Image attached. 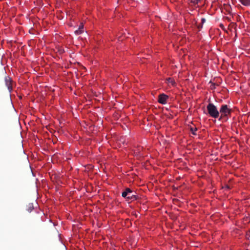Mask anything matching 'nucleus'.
Masks as SVG:
<instances>
[{
	"label": "nucleus",
	"mask_w": 250,
	"mask_h": 250,
	"mask_svg": "<svg viewBox=\"0 0 250 250\" xmlns=\"http://www.w3.org/2000/svg\"><path fill=\"white\" fill-rule=\"evenodd\" d=\"M139 199V196L137 195L133 194V191L131 189L130 192L129 193L128 196H127L126 200H131L132 201L137 200Z\"/></svg>",
	"instance_id": "39448f33"
},
{
	"label": "nucleus",
	"mask_w": 250,
	"mask_h": 250,
	"mask_svg": "<svg viewBox=\"0 0 250 250\" xmlns=\"http://www.w3.org/2000/svg\"><path fill=\"white\" fill-rule=\"evenodd\" d=\"M202 23L203 24L206 21V19L205 18H202L201 19Z\"/></svg>",
	"instance_id": "f8f14e48"
},
{
	"label": "nucleus",
	"mask_w": 250,
	"mask_h": 250,
	"mask_svg": "<svg viewBox=\"0 0 250 250\" xmlns=\"http://www.w3.org/2000/svg\"><path fill=\"white\" fill-rule=\"evenodd\" d=\"M167 81L168 83H170L172 85H174L176 84L175 81L171 78L167 79Z\"/></svg>",
	"instance_id": "1a4fd4ad"
},
{
	"label": "nucleus",
	"mask_w": 250,
	"mask_h": 250,
	"mask_svg": "<svg viewBox=\"0 0 250 250\" xmlns=\"http://www.w3.org/2000/svg\"><path fill=\"white\" fill-rule=\"evenodd\" d=\"M241 3L245 6H250V0H240Z\"/></svg>",
	"instance_id": "6e6552de"
},
{
	"label": "nucleus",
	"mask_w": 250,
	"mask_h": 250,
	"mask_svg": "<svg viewBox=\"0 0 250 250\" xmlns=\"http://www.w3.org/2000/svg\"><path fill=\"white\" fill-rule=\"evenodd\" d=\"M197 129L196 127H190V131L193 135H196V131H197Z\"/></svg>",
	"instance_id": "9b49d317"
},
{
	"label": "nucleus",
	"mask_w": 250,
	"mask_h": 250,
	"mask_svg": "<svg viewBox=\"0 0 250 250\" xmlns=\"http://www.w3.org/2000/svg\"><path fill=\"white\" fill-rule=\"evenodd\" d=\"M220 27L223 29V30H225V27H224V26L223 25V24H221L220 25Z\"/></svg>",
	"instance_id": "ddd939ff"
},
{
	"label": "nucleus",
	"mask_w": 250,
	"mask_h": 250,
	"mask_svg": "<svg viewBox=\"0 0 250 250\" xmlns=\"http://www.w3.org/2000/svg\"><path fill=\"white\" fill-rule=\"evenodd\" d=\"M168 98V97L167 95L164 93L161 94L159 95L158 102L161 104H167V101Z\"/></svg>",
	"instance_id": "7ed1b4c3"
},
{
	"label": "nucleus",
	"mask_w": 250,
	"mask_h": 250,
	"mask_svg": "<svg viewBox=\"0 0 250 250\" xmlns=\"http://www.w3.org/2000/svg\"><path fill=\"white\" fill-rule=\"evenodd\" d=\"M82 29H83V25L82 24H81V25L79 26V28L78 30H76L75 31V33L77 35H79L82 33L83 30Z\"/></svg>",
	"instance_id": "0eeeda50"
},
{
	"label": "nucleus",
	"mask_w": 250,
	"mask_h": 250,
	"mask_svg": "<svg viewBox=\"0 0 250 250\" xmlns=\"http://www.w3.org/2000/svg\"><path fill=\"white\" fill-rule=\"evenodd\" d=\"M207 109L208 114L212 118L216 119L219 117V112L217 107L212 103H209L208 104Z\"/></svg>",
	"instance_id": "f257e3e1"
},
{
	"label": "nucleus",
	"mask_w": 250,
	"mask_h": 250,
	"mask_svg": "<svg viewBox=\"0 0 250 250\" xmlns=\"http://www.w3.org/2000/svg\"><path fill=\"white\" fill-rule=\"evenodd\" d=\"M131 189L129 188H126L124 191H123L122 193V196L123 197L126 199L127 196H128V194L130 192Z\"/></svg>",
	"instance_id": "423d86ee"
},
{
	"label": "nucleus",
	"mask_w": 250,
	"mask_h": 250,
	"mask_svg": "<svg viewBox=\"0 0 250 250\" xmlns=\"http://www.w3.org/2000/svg\"><path fill=\"white\" fill-rule=\"evenodd\" d=\"M219 114L220 116L219 120H222L224 117H227L231 113V109L228 107V105L223 104L221 105L219 110Z\"/></svg>",
	"instance_id": "f03ea898"
},
{
	"label": "nucleus",
	"mask_w": 250,
	"mask_h": 250,
	"mask_svg": "<svg viewBox=\"0 0 250 250\" xmlns=\"http://www.w3.org/2000/svg\"><path fill=\"white\" fill-rule=\"evenodd\" d=\"M238 142L239 143V144L241 145V143H242V142L239 141Z\"/></svg>",
	"instance_id": "4468645a"
},
{
	"label": "nucleus",
	"mask_w": 250,
	"mask_h": 250,
	"mask_svg": "<svg viewBox=\"0 0 250 250\" xmlns=\"http://www.w3.org/2000/svg\"><path fill=\"white\" fill-rule=\"evenodd\" d=\"M5 83L6 86L7 87V88H8L9 91L11 92L12 90L11 79L8 76H5Z\"/></svg>",
	"instance_id": "20e7f679"
},
{
	"label": "nucleus",
	"mask_w": 250,
	"mask_h": 250,
	"mask_svg": "<svg viewBox=\"0 0 250 250\" xmlns=\"http://www.w3.org/2000/svg\"><path fill=\"white\" fill-rule=\"evenodd\" d=\"M33 206L32 204H29V205L27 206V210L29 212H31L33 209Z\"/></svg>",
	"instance_id": "9d476101"
}]
</instances>
